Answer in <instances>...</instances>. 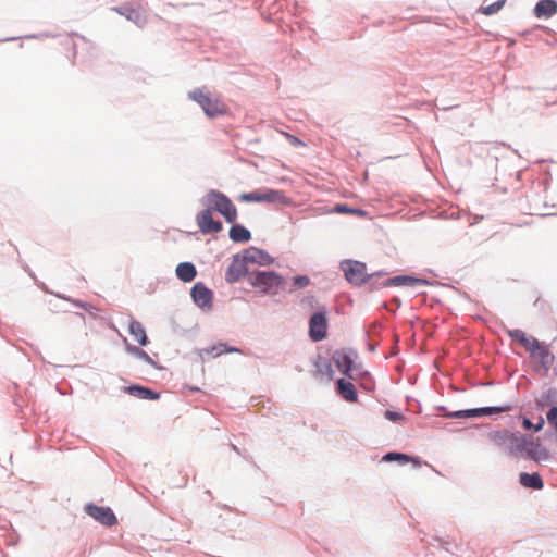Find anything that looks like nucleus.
<instances>
[{"label":"nucleus","mask_w":557,"mask_h":557,"mask_svg":"<svg viewBox=\"0 0 557 557\" xmlns=\"http://www.w3.org/2000/svg\"><path fill=\"white\" fill-rule=\"evenodd\" d=\"M247 260L267 264L272 261V258L260 250L252 251L250 256L235 255L225 273V280L228 283H235L247 274Z\"/></svg>","instance_id":"f257e3e1"},{"label":"nucleus","mask_w":557,"mask_h":557,"mask_svg":"<svg viewBox=\"0 0 557 557\" xmlns=\"http://www.w3.org/2000/svg\"><path fill=\"white\" fill-rule=\"evenodd\" d=\"M247 280L263 294L276 295L284 289L283 277L272 271H257L247 274Z\"/></svg>","instance_id":"f03ea898"},{"label":"nucleus","mask_w":557,"mask_h":557,"mask_svg":"<svg viewBox=\"0 0 557 557\" xmlns=\"http://www.w3.org/2000/svg\"><path fill=\"white\" fill-rule=\"evenodd\" d=\"M206 203L211 210L222 214L228 223L236 221L237 209L226 195L218 190H210L207 194Z\"/></svg>","instance_id":"7ed1b4c3"},{"label":"nucleus","mask_w":557,"mask_h":557,"mask_svg":"<svg viewBox=\"0 0 557 557\" xmlns=\"http://www.w3.org/2000/svg\"><path fill=\"white\" fill-rule=\"evenodd\" d=\"M189 97L202 108L209 117L223 115L226 112V106L219 98L212 97L205 88L191 91Z\"/></svg>","instance_id":"20e7f679"},{"label":"nucleus","mask_w":557,"mask_h":557,"mask_svg":"<svg viewBox=\"0 0 557 557\" xmlns=\"http://www.w3.org/2000/svg\"><path fill=\"white\" fill-rule=\"evenodd\" d=\"M239 199L245 202H270L283 205H287L290 202L288 197H286V195L283 191L274 189L244 193L239 196Z\"/></svg>","instance_id":"39448f33"},{"label":"nucleus","mask_w":557,"mask_h":557,"mask_svg":"<svg viewBox=\"0 0 557 557\" xmlns=\"http://www.w3.org/2000/svg\"><path fill=\"white\" fill-rule=\"evenodd\" d=\"M345 277L355 285H361L368 281L367 267L360 261L346 260L341 264Z\"/></svg>","instance_id":"423d86ee"},{"label":"nucleus","mask_w":557,"mask_h":557,"mask_svg":"<svg viewBox=\"0 0 557 557\" xmlns=\"http://www.w3.org/2000/svg\"><path fill=\"white\" fill-rule=\"evenodd\" d=\"M327 321L323 312L314 313L309 321V336L312 341L319 342L326 337Z\"/></svg>","instance_id":"0eeeda50"},{"label":"nucleus","mask_w":557,"mask_h":557,"mask_svg":"<svg viewBox=\"0 0 557 557\" xmlns=\"http://www.w3.org/2000/svg\"><path fill=\"white\" fill-rule=\"evenodd\" d=\"M196 221L203 234L218 233L222 230L221 222L213 220L212 210L209 207L197 214Z\"/></svg>","instance_id":"6e6552de"},{"label":"nucleus","mask_w":557,"mask_h":557,"mask_svg":"<svg viewBox=\"0 0 557 557\" xmlns=\"http://www.w3.org/2000/svg\"><path fill=\"white\" fill-rule=\"evenodd\" d=\"M86 512L100 523L111 527L116 523V518L109 507H99L96 505H87Z\"/></svg>","instance_id":"1a4fd4ad"},{"label":"nucleus","mask_w":557,"mask_h":557,"mask_svg":"<svg viewBox=\"0 0 557 557\" xmlns=\"http://www.w3.org/2000/svg\"><path fill=\"white\" fill-rule=\"evenodd\" d=\"M530 357L537 361L536 371L547 372L554 362V355L549 351L548 347L541 343Z\"/></svg>","instance_id":"9d476101"},{"label":"nucleus","mask_w":557,"mask_h":557,"mask_svg":"<svg viewBox=\"0 0 557 557\" xmlns=\"http://www.w3.org/2000/svg\"><path fill=\"white\" fill-rule=\"evenodd\" d=\"M509 410V407H483L468 410H459L453 413H449V417L453 418H474L488 416L494 413H502Z\"/></svg>","instance_id":"9b49d317"},{"label":"nucleus","mask_w":557,"mask_h":557,"mask_svg":"<svg viewBox=\"0 0 557 557\" xmlns=\"http://www.w3.org/2000/svg\"><path fill=\"white\" fill-rule=\"evenodd\" d=\"M523 453L528 458L536 462L545 461L549 458L547 449L531 437H528Z\"/></svg>","instance_id":"f8f14e48"},{"label":"nucleus","mask_w":557,"mask_h":557,"mask_svg":"<svg viewBox=\"0 0 557 557\" xmlns=\"http://www.w3.org/2000/svg\"><path fill=\"white\" fill-rule=\"evenodd\" d=\"M190 294L197 306L201 308L211 307L212 292L203 283H196Z\"/></svg>","instance_id":"ddd939ff"},{"label":"nucleus","mask_w":557,"mask_h":557,"mask_svg":"<svg viewBox=\"0 0 557 557\" xmlns=\"http://www.w3.org/2000/svg\"><path fill=\"white\" fill-rule=\"evenodd\" d=\"M556 13L557 2L555 0H540L534 8V14L539 18H549Z\"/></svg>","instance_id":"4468645a"},{"label":"nucleus","mask_w":557,"mask_h":557,"mask_svg":"<svg viewBox=\"0 0 557 557\" xmlns=\"http://www.w3.org/2000/svg\"><path fill=\"white\" fill-rule=\"evenodd\" d=\"M338 394L349 403L358 401V394L352 383L339 379L336 383Z\"/></svg>","instance_id":"2eb2a0df"},{"label":"nucleus","mask_w":557,"mask_h":557,"mask_svg":"<svg viewBox=\"0 0 557 557\" xmlns=\"http://www.w3.org/2000/svg\"><path fill=\"white\" fill-rule=\"evenodd\" d=\"M528 436L520 433H511L507 450L511 455L522 454L525 447Z\"/></svg>","instance_id":"dca6fc26"},{"label":"nucleus","mask_w":557,"mask_h":557,"mask_svg":"<svg viewBox=\"0 0 557 557\" xmlns=\"http://www.w3.org/2000/svg\"><path fill=\"white\" fill-rule=\"evenodd\" d=\"M519 482L522 486L533 490H542L544 486L543 480L539 473L522 472L519 475Z\"/></svg>","instance_id":"f3484780"},{"label":"nucleus","mask_w":557,"mask_h":557,"mask_svg":"<svg viewBox=\"0 0 557 557\" xmlns=\"http://www.w3.org/2000/svg\"><path fill=\"white\" fill-rule=\"evenodd\" d=\"M197 274L196 268L190 262H182L176 268V275L183 282H190Z\"/></svg>","instance_id":"a211bd4d"},{"label":"nucleus","mask_w":557,"mask_h":557,"mask_svg":"<svg viewBox=\"0 0 557 557\" xmlns=\"http://www.w3.org/2000/svg\"><path fill=\"white\" fill-rule=\"evenodd\" d=\"M334 363L336 364L337 369L346 375H349V372L352 367V360L350 357L343 352V351H336L333 356Z\"/></svg>","instance_id":"6ab92c4d"},{"label":"nucleus","mask_w":557,"mask_h":557,"mask_svg":"<svg viewBox=\"0 0 557 557\" xmlns=\"http://www.w3.org/2000/svg\"><path fill=\"white\" fill-rule=\"evenodd\" d=\"M127 392L132 396L141 398V399L156 400L160 397V395L157 392L149 389L147 387H144V386H139V385H132V386L127 387Z\"/></svg>","instance_id":"aec40b11"},{"label":"nucleus","mask_w":557,"mask_h":557,"mask_svg":"<svg viewBox=\"0 0 557 557\" xmlns=\"http://www.w3.org/2000/svg\"><path fill=\"white\" fill-rule=\"evenodd\" d=\"M128 331L134 339L137 341L141 346L147 345L148 338L146 331L140 322L132 320L128 325Z\"/></svg>","instance_id":"412c9836"},{"label":"nucleus","mask_w":557,"mask_h":557,"mask_svg":"<svg viewBox=\"0 0 557 557\" xmlns=\"http://www.w3.org/2000/svg\"><path fill=\"white\" fill-rule=\"evenodd\" d=\"M250 237V232L240 224H235L230 230V238L235 243L248 242Z\"/></svg>","instance_id":"4be33fe9"},{"label":"nucleus","mask_w":557,"mask_h":557,"mask_svg":"<svg viewBox=\"0 0 557 557\" xmlns=\"http://www.w3.org/2000/svg\"><path fill=\"white\" fill-rule=\"evenodd\" d=\"M511 433L512 432H510L508 430H500V431H494V432L490 433L488 436H490V440L496 446L505 447L507 449Z\"/></svg>","instance_id":"5701e85b"},{"label":"nucleus","mask_w":557,"mask_h":557,"mask_svg":"<svg viewBox=\"0 0 557 557\" xmlns=\"http://www.w3.org/2000/svg\"><path fill=\"white\" fill-rule=\"evenodd\" d=\"M506 3V0H497L488 5H482L478 9V13L484 15H493L499 12Z\"/></svg>","instance_id":"b1692460"},{"label":"nucleus","mask_w":557,"mask_h":557,"mask_svg":"<svg viewBox=\"0 0 557 557\" xmlns=\"http://www.w3.org/2000/svg\"><path fill=\"white\" fill-rule=\"evenodd\" d=\"M521 345L524 347V349L530 354H533V351L539 348L541 345V342H539L535 337L528 336L524 338L523 342H521Z\"/></svg>","instance_id":"393cba45"},{"label":"nucleus","mask_w":557,"mask_h":557,"mask_svg":"<svg viewBox=\"0 0 557 557\" xmlns=\"http://www.w3.org/2000/svg\"><path fill=\"white\" fill-rule=\"evenodd\" d=\"M521 345L524 347V349L530 354H533V351L539 348L541 345V342H539L535 337L528 336L524 338L523 342H521Z\"/></svg>","instance_id":"a878e982"},{"label":"nucleus","mask_w":557,"mask_h":557,"mask_svg":"<svg viewBox=\"0 0 557 557\" xmlns=\"http://www.w3.org/2000/svg\"><path fill=\"white\" fill-rule=\"evenodd\" d=\"M310 284V278L306 275L295 276L293 278V287L289 289L290 292L301 289Z\"/></svg>","instance_id":"bb28decb"},{"label":"nucleus","mask_w":557,"mask_h":557,"mask_svg":"<svg viewBox=\"0 0 557 557\" xmlns=\"http://www.w3.org/2000/svg\"><path fill=\"white\" fill-rule=\"evenodd\" d=\"M506 333L508 334V336L513 339V341H517L518 343L521 344V342L524 341V338L527 337V334L522 331V330H519V329H515V330H506Z\"/></svg>","instance_id":"cd10ccee"},{"label":"nucleus","mask_w":557,"mask_h":557,"mask_svg":"<svg viewBox=\"0 0 557 557\" xmlns=\"http://www.w3.org/2000/svg\"><path fill=\"white\" fill-rule=\"evenodd\" d=\"M394 281L397 283H403V284L409 285V286H416V285H419L422 283L421 280L414 278L411 276H397L394 278Z\"/></svg>","instance_id":"c85d7f7f"},{"label":"nucleus","mask_w":557,"mask_h":557,"mask_svg":"<svg viewBox=\"0 0 557 557\" xmlns=\"http://www.w3.org/2000/svg\"><path fill=\"white\" fill-rule=\"evenodd\" d=\"M281 134L294 147H306V144L298 137L287 133L281 132Z\"/></svg>","instance_id":"c756f323"},{"label":"nucleus","mask_w":557,"mask_h":557,"mask_svg":"<svg viewBox=\"0 0 557 557\" xmlns=\"http://www.w3.org/2000/svg\"><path fill=\"white\" fill-rule=\"evenodd\" d=\"M126 10H127L126 17L128 20H132V21L136 22L137 24L144 23V18L137 10H133V9H126Z\"/></svg>","instance_id":"7c9ffc66"},{"label":"nucleus","mask_w":557,"mask_h":557,"mask_svg":"<svg viewBox=\"0 0 557 557\" xmlns=\"http://www.w3.org/2000/svg\"><path fill=\"white\" fill-rule=\"evenodd\" d=\"M383 459L386 461H392V460L408 461V456H406L404 454H398V453H388L387 455L384 456Z\"/></svg>","instance_id":"2f4dec72"},{"label":"nucleus","mask_w":557,"mask_h":557,"mask_svg":"<svg viewBox=\"0 0 557 557\" xmlns=\"http://www.w3.org/2000/svg\"><path fill=\"white\" fill-rule=\"evenodd\" d=\"M129 350L133 354H135L137 357H139L140 359H144L146 361H151V358L149 357V355L146 351H144L139 348H136V347L129 348Z\"/></svg>","instance_id":"473e14b6"},{"label":"nucleus","mask_w":557,"mask_h":557,"mask_svg":"<svg viewBox=\"0 0 557 557\" xmlns=\"http://www.w3.org/2000/svg\"><path fill=\"white\" fill-rule=\"evenodd\" d=\"M385 418L389 421L397 422L403 419V416L399 412L386 410Z\"/></svg>","instance_id":"72a5a7b5"},{"label":"nucleus","mask_w":557,"mask_h":557,"mask_svg":"<svg viewBox=\"0 0 557 557\" xmlns=\"http://www.w3.org/2000/svg\"><path fill=\"white\" fill-rule=\"evenodd\" d=\"M335 211L339 213H351L352 209H349L346 205H337Z\"/></svg>","instance_id":"f704fd0d"},{"label":"nucleus","mask_w":557,"mask_h":557,"mask_svg":"<svg viewBox=\"0 0 557 557\" xmlns=\"http://www.w3.org/2000/svg\"><path fill=\"white\" fill-rule=\"evenodd\" d=\"M544 419L543 418H540L539 422L536 423V425H534V430L537 432V431H541L544 426Z\"/></svg>","instance_id":"c9c22d12"},{"label":"nucleus","mask_w":557,"mask_h":557,"mask_svg":"<svg viewBox=\"0 0 557 557\" xmlns=\"http://www.w3.org/2000/svg\"><path fill=\"white\" fill-rule=\"evenodd\" d=\"M523 426L527 430H530V429L534 428L533 423L529 419H527V418L523 419Z\"/></svg>","instance_id":"e433bc0d"},{"label":"nucleus","mask_w":557,"mask_h":557,"mask_svg":"<svg viewBox=\"0 0 557 557\" xmlns=\"http://www.w3.org/2000/svg\"><path fill=\"white\" fill-rule=\"evenodd\" d=\"M351 213H355V214H363V212L361 210H355L352 209V212Z\"/></svg>","instance_id":"4c0bfd02"}]
</instances>
